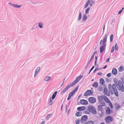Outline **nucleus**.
I'll return each mask as SVG.
<instances>
[{
    "mask_svg": "<svg viewBox=\"0 0 124 124\" xmlns=\"http://www.w3.org/2000/svg\"><path fill=\"white\" fill-rule=\"evenodd\" d=\"M114 87H115V85L114 84H113L112 85L111 84H109L108 85L109 91H108V93H110L111 91L110 90L112 89L115 95L117 97H118V91L117 89H114Z\"/></svg>",
    "mask_w": 124,
    "mask_h": 124,
    "instance_id": "nucleus-1",
    "label": "nucleus"
},
{
    "mask_svg": "<svg viewBox=\"0 0 124 124\" xmlns=\"http://www.w3.org/2000/svg\"><path fill=\"white\" fill-rule=\"evenodd\" d=\"M88 109L90 112L92 114L95 115L97 113V112L95 108L91 105H89L88 107Z\"/></svg>",
    "mask_w": 124,
    "mask_h": 124,
    "instance_id": "nucleus-2",
    "label": "nucleus"
},
{
    "mask_svg": "<svg viewBox=\"0 0 124 124\" xmlns=\"http://www.w3.org/2000/svg\"><path fill=\"white\" fill-rule=\"evenodd\" d=\"M108 35L106 34L104 36L103 40H101L100 42V44L101 46H105L106 43L107 41Z\"/></svg>",
    "mask_w": 124,
    "mask_h": 124,
    "instance_id": "nucleus-3",
    "label": "nucleus"
},
{
    "mask_svg": "<svg viewBox=\"0 0 124 124\" xmlns=\"http://www.w3.org/2000/svg\"><path fill=\"white\" fill-rule=\"evenodd\" d=\"M83 77V75H80L71 84L72 86H73L76 84Z\"/></svg>",
    "mask_w": 124,
    "mask_h": 124,
    "instance_id": "nucleus-4",
    "label": "nucleus"
},
{
    "mask_svg": "<svg viewBox=\"0 0 124 124\" xmlns=\"http://www.w3.org/2000/svg\"><path fill=\"white\" fill-rule=\"evenodd\" d=\"M113 119L111 116H108L106 117L105 119L106 122L108 124L110 123L113 120Z\"/></svg>",
    "mask_w": 124,
    "mask_h": 124,
    "instance_id": "nucleus-5",
    "label": "nucleus"
},
{
    "mask_svg": "<svg viewBox=\"0 0 124 124\" xmlns=\"http://www.w3.org/2000/svg\"><path fill=\"white\" fill-rule=\"evenodd\" d=\"M72 86L71 84H71H70L68 85L65 87L62 90L60 93V94L61 95H62L63 94L66 92L67 90L69 89L71 87H72Z\"/></svg>",
    "mask_w": 124,
    "mask_h": 124,
    "instance_id": "nucleus-6",
    "label": "nucleus"
},
{
    "mask_svg": "<svg viewBox=\"0 0 124 124\" xmlns=\"http://www.w3.org/2000/svg\"><path fill=\"white\" fill-rule=\"evenodd\" d=\"M79 86L78 85L76 87L74 90H73L71 92L69 93V95L71 97L73 96L78 89Z\"/></svg>",
    "mask_w": 124,
    "mask_h": 124,
    "instance_id": "nucleus-7",
    "label": "nucleus"
},
{
    "mask_svg": "<svg viewBox=\"0 0 124 124\" xmlns=\"http://www.w3.org/2000/svg\"><path fill=\"white\" fill-rule=\"evenodd\" d=\"M93 91L90 90H87L84 94V96H88L92 95L93 93Z\"/></svg>",
    "mask_w": 124,
    "mask_h": 124,
    "instance_id": "nucleus-8",
    "label": "nucleus"
},
{
    "mask_svg": "<svg viewBox=\"0 0 124 124\" xmlns=\"http://www.w3.org/2000/svg\"><path fill=\"white\" fill-rule=\"evenodd\" d=\"M116 87L119 91H121L122 92H124V86L123 84L118 85Z\"/></svg>",
    "mask_w": 124,
    "mask_h": 124,
    "instance_id": "nucleus-9",
    "label": "nucleus"
},
{
    "mask_svg": "<svg viewBox=\"0 0 124 124\" xmlns=\"http://www.w3.org/2000/svg\"><path fill=\"white\" fill-rule=\"evenodd\" d=\"M88 119V117L87 116L85 115L83 116L81 118L80 120L81 122L82 123H84L87 121Z\"/></svg>",
    "mask_w": 124,
    "mask_h": 124,
    "instance_id": "nucleus-10",
    "label": "nucleus"
},
{
    "mask_svg": "<svg viewBox=\"0 0 124 124\" xmlns=\"http://www.w3.org/2000/svg\"><path fill=\"white\" fill-rule=\"evenodd\" d=\"M88 100L89 102L91 103H94L96 101V99L94 97H89Z\"/></svg>",
    "mask_w": 124,
    "mask_h": 124,
    "instance_id": "nucleus-11",
    "label": "nucleus"
},
{
    "mask_svg": "<svg viewBox=\"0 0 124 124\" xmlns=\"http://www.w3.org/2000/svg\"><path fill=\"white\" fill-rule=\"evenodd\" d=\"M80 103L82 105H87L88 104V102L87 100L83 99L81 100Z\"/></svg>",
    "mask_w": 124,
    "mask_h": 124,
    "instance_id": "nucleus-12",
    "label": "nucleus"
},
{
    "mask_svg": "<svg viewBox=\"0 0 124 124\" xmlns=\"http://www.w3.org/2000/svg\"><path fill=\"white\" fill-rule=\"evenodd\" d=\"M86 109V107L84 106L79 107L77 108V110L79 111H81L85 110Z\"/></svg>",
    "mask_w": 124,
    "mask_h": 124,
    "instance_id": "nucleus-13",
    "label": "nucleus"
},
{
    "mask_svg": "<svg viewBox=\"0 0 124 124\" xmlns=\"http://www.w3.org/2000/svg\"><path fill=\"white\" fill-rule=\"evenodd\" d=\"M104 99V95L102 96H98V101L100 102L103 101V100Z\"/></svg>",
    "mask_w": 124,
    "mask_h": 124,
    "instance_id": "nucleus-14",
    "label": "nucleus"
},
{
    "mask_svg": "<svg viewBox=\"0 0 124 124\" xmlns=\"http://www.w3.org/2000/svg\"><path fill=\"white\" fill-rule=\"evenodd\" d=\"M113 81L115 83V84H114L115 85V87H114V89H116V87L118 85V80L116 78H114L113 79Z\"/></svg>",
    "mask_w": 124,
    "mask_h": 124,
    "instance_id": "nucleus-15",
    "label": "nucleus"
},
{
    "mask_svg": "<svg viewBox=\"0 0 124 124\" xmlns=\"http://www.w3.org/2000/svg\"><path fill=\"white\" fill-rule=\"evenodd\" d=\"M106 114L107 115H109L111 114L110 109L108 107H107L105 110Z\"/></svg>",
    "mask_w": 124,
    "mask_h": 124,
    "instance_id": "nucleus-16",
    "label": "nucleus"
},
{
    "mask_svg": "<svg viewBox=\"0 0 124 124\" xmlns=\"http://www.w3.org/2000/svg\"><path fill=\"white\" fill-rule=\"evenodd\" d=\"M105 81L103 78H101L100 79L99 84H100L102 85L103 86L104 85Z\"/></svg>",
    "mask_w": 124,
    "mask_h": 124,
    "instance_id": "nucleus-17",
    "label": "nucleus"
},
{
    "mask_svg": "<svg viewBox=\"0 0 124 124\" xmlns=\"http://www.w3.org/2000/svg\"><path fill=\"white\" fill-rule=\"evenodd\" d=\"M112 73L113 75H115L117 74V71L116 69L115 68H114L112 70Z\"/></svg>",
    "mask_w": 124,
    "mask_h": 124,
    "instance_id": "nucleus-18",
    "label": "nucleus"
},
{
    "mask_svg": "<svg viewBox=\"0 0 124 124\" xmlns=\"http://www.w3.org/2000/svg\"><path fill=\"white\" fill-rule=\"evenodd\" d=\"M107 103H109L111 101L108 97L105 95H104V99H103Z\"/></svg>",
    "mask_w": 124,
    "mask_h": 124,
    "instance_id": "nucleus-19",
    "label": "nucleus"
},
{
    "mask_svg": "<svg viewBox=\"0 0 124 124\" xmlns=\"http://www.w3.org/2000/svg\"><path fill=\"white\" fill-rule=\"evenodd\" d=\"M40 67H38L36 69L35 71V72L34 75V77H35L36 76V75L39 72V70H40Z\"/></svg>",
    "mask_w": 124,
    "mask_h": 124,
    "instance_id": "nucleus-20",
    "label": "nucleus"
},
{
    "mask_svg": "<svg viewBox=\"0 0 124 124\" xmlns=\"http://www.w3.org/2000/svg\"><path fill=\"white\" fill-rule=\"evenodd\" d=\"M57 93V91H56L54 93L51 98L52 100H54V99L56 96Z\"/></svg>",
    "mask_w": 124,
    "mask_h": 124,
    "instance_id": "nucleus-21",
    "label": "nucleus"
},
{
    "mask_svg": "<svg viewBox=\"0 0 124 124\" xmlns=\"http://www.w3.org/2000/svg\"><path fill=\"white\" fill-rule=\"evenodd\" d=\"M82 112L80 111L77 112L75 114V116L77 117H79L82 116Z\"/></svg>",
    "mask_w": 124,
    "mask_h": 124,
    "instance_id": "nucleus-22",
    "label": "nucleus"
},
{
    "mask_svg": "<svg viewBox=\"0 0 124 124\" xmlns=\"http://www.w3.org/2000/svg\"><path fill=\"white\" fill-rule=\"evenodd\" d=\"M106 47H100V53H102L105 50Z\"/></svg>",
    "mask_w": 124,
    "mask_h": 124,
    "instance_id": "nucleus-23",
    "label": "nucleus"
},
{
    "mask_svg": "<svg viewBox=\"0 0 124 124\" xmlns=\"http://www.w3.org/2000/svg\"><path fill=\"white\" fill-rule=\"evenodd\" d=\"M65 112L66 113L67 112V115H69L70 114V109H69L68 110V108L67 107V105H65Z\"/></svg>",
    "mask_w": 124,
    "mask_h": 124,
    "instance_id": "nucleus-24",
    "label": "nucleus"
},
{
    "mask_svg": "<svg viewBox=\"0 0 124 124\" xmlns=\"http://www.w3.org/2000/svg\"><path fill=\"white\" fill-rule=\"evenodd\" d=\"M98 84L97 82H95L93 84L92 86L93 87L96 88L98 87Z\"/></svg>",
    "mask_w": 124,
    "mask_h": 124,
    "instance_id": "nucleus-25",
    "label": "nucleus"
},
{
    "mask_svg": "<svg viewBox=\"0 0 124 124\" xmlns=\"http://www.w3.org/2000/svg\"><path fill=\"white\" fill-rule=\"evenodd\" d=\"M118 70L119 72H121L124 70V68L122 66H120L118 69Z\"/></svg>",
    "mask_w": 124,
    "mask_h": 124,
    "instance_id": "nucleus-26",
    "label": "nucleus"
},
{
    "mask_svg": "<svg viewBox=\"0 0 124 124\" xmlns=\"http://www.w3.org/2000/svg\"><path fill=\"white\" fill-rule=\"evenodd\" d=\"M103 107L102 105H99L98 106V108L99 111H102L103 108L102 107Z\"/></svg>",
    "mask_w": 124,
    "mask_h": 124,
    "instance_id": "nucleus-27",
    "label": "nucleus"
},
{
    "mask_svg": "<svg viewBox=\"0 0 124 124\" xmlns=\"http://www.w3.org/2000/svg\"><path fill=\"white\" fill-rule=\"evenodd\" d=\"M51 78V77H50L47 76L44 79V80L46 81H48L50 80Z\"/></svg>",
    "mask_w": 124,
    "mask_h": 124,
    "instance_id": "nucleus-28",
    "label": "nucleus"
},
{
    "mask_svg": "<svg viewBox=\"0 0 124 124\" xmlns=\"http://www.w3.org/2000/svg\"><path fill=\"white\" fill-rule=\"evenodd\" d=\"M115 106L116 107V110H118L120 107L121 106L119 104L117 103L115 104Z\"/></svg>",
    "mask_w": 124,
    "mask_h": 124,
    "instance_id": "nucleus-29",
    "label": "nucleus"
},
{
    "mask_svg": "<svg viewBox=\"0 0 124 124\" xmlns=\"http://www.w3.org/2000/svg\"><path fill=\"white\" fill-rule=\"evenodd\" d=\"M94 122L92 121H89L86 123L84 124H94Z\"/></svg>",
    "mask_w": 124,
    "mask_h": 124,
    "instance_id": "nucleus-30",
    "label": "nucleus"
},
{
    "mask_svg": "<svg viewBox=\"0 0 124 124\" xmlns=\"http://www.w3.org/2000/svg\"><path fill=\"white\" fill-rule=\"evenodd\" d=\"M52 115V114H50L47 115L46 117L45 118L47 120H48Z\"/></svg>",
    "mask_w": 124,
    "mask_h": 124,
    "instance_id": "nucleus-31",
    "label": "nucleus"
},
{
    "mask_svg": "<svg viewBox=\"0 0 124 124\" xmlns=\"http://www.w3.org/2000/svg\"><path fill=\"white\" fill-rule=\"evenodd\" d=\"M108 90L107 88V87L105 88H104V89L103 90V93L105 95L108 92Z\"/></svg>",
    "mask_w": 124,
    "mask_h": 124,
    "instance_id": "nucleus-32",
    "label": "nucleus"
},
{
    "mask_svg": "<svg viewBox=\"0 0 124 124\" xmlns=\"http://www.w3.org/2000/svg\"><path fill=\"white\" fill-rule=\"evenodd\" d=\"M52 99H51V97L50 98V100L48 103V105L49 106L53 104Z\"/></svg>",
    "mask_w": 124,
    "mask_h": 124,
    "instance_id": "nucleus-33",
    "label": "nucleus"
},
{
    "mask_svg": "<svg viewBox=\"0 0 124 124\" xmlns=\"http://www.w3.org/2000/svg\"><path fill=\"white\" fill-rule=\"evenodd\" d=\"M89 4L90 6L91 7L92 6V5L94 3V2L92 0H89Z\"/></svg>",
    "mask_w": 124,
    "mask_h": 124,
    "instance_id": "nucleus-34",
    "label": "nucleus"
},
{
    "mask_svg": "<svg viewBox=\"0 0 124 124\" xmlns=\"http://www.w3.org/2000/svg\"><path fill=\"white\" fill-rule=\"evenodd\" d=\"M89 0H88V1H87L86 3H85V5L84 8H85L87 7L88 6V4H89Z\"/></svg>",
    "mask_w": 124,
    "mask_h": 124,
    "instance_id": "nucleus-35",
    "label": "nucleus"
},
{
    "mask_svg": "<svg viewBox=\"0 0 124 124\" xmlns=\"http://www.w3.org/2000/svg\"><path fill=\"white\" fill-rule=\"evenodd\" d=\"M98 58V56H95V61L94 62V65H96V63H97V59Z\"/></svg>",
    "mask_w": 124,
    "mask_h": 124,
    "instance_id": "nucleus-36",
    "label": "nucleus"
},
{
    "mask_svg": "<svg viewBox=\"0 0 124 124\" xmlns=\"http://www.w3.org/2000/svg\"><path fill=\"white\" fill-rule=\"evenodd\" d=\"M108 104L109 106L110 107V108L111 109H113V106L111 102L110 101V102H109Z\"/></svg>",
    "mask_w": 124,
    "mask_h": 124,
    "instance_id": "nucleus-37",
    "label": "nucleus"
},
{
    "mask_svg": "<svg viewBox=\"0 0 124 124\" xmlns=\"http://www.w3.org/2000/svg\"><path fill=\"white\" fill-rule=\"evenodd\" d=\"M13 6L16 8H19L21 6V5H18L16 4H13Z\"/></svg>",
    "mask_w": 124,
    "mask_h": 124,
    "instance_id": "nucleus-38",
    "label": "nucleus"
},
{
    "mask_svg": "<svg viewBox=\"0 0 124 124\" xmlns=\"http://www.w3.org/2000/svg\"><path fill=\"white\" fill-rule=\"evenodd\" d=\"M98 89H99V91H100V92H101L103 90V88L101 86H99L98 87Z\"/></svg>",
    "mask_w": 124,
    "mask_h": 124,
    "instance_id": "nucleus-39",
    "label": "nucleus"
},
{
    "mask_svg": "<svg viewBox=\"0 0 124 124\" xmlns=\"http://www.w3.org/2000/svg\"><path fill=\"white\" fill-rule=\"evenodd\" d=\"M113 34H112L110 36V42H112L113 40Z\"/></svg>",
    "mask_w": 124,
    "mask_h": 124,
    "instance_id": "nucleus-40",
    "label": "nucleus"
},
{
    "mask_svg": "<svg viewBox=\"0 0 124 124\" xmlns=\"http://www.w3.org/2000/svg\"><path fill=\"white\" fill-rule=\"evenodd\" d=\"M87 19V16L85 15H84L83 17V20L85 21Z\"/></svg>",
    "mask_w": 124,
    "mask_h": 124,
    "instance_id": "nucleus-41",
    "label": "nucleus"
},
{
    "mask_svg": "<svg viewBox=\"0 0 124 124\" xmlns=\"http://www.w3.org/2000/svg\"><path fill=\"white\" fill-rule=\"evenodd\" d=\"M100 103L101 104V105H102L104 107L106 106L105 103L104 101L101 102H100Z\"/></svg>",
    "mask_w": 124,
    "mask_h": 124,
    "instance_id": "nucleus-42",
    "label": "nucleus"
},
{
    "mask_svg": "<svg viewBox=\"0 0 124 124\" xmlns=\"http://www.w3.org/2000/svg\"><path fill=\"white\" fill-rule=\"evenodd\" d=\"M118 85H120L122 84H123L122 81H121V80H119L118 81Z\"/></svg>",
    "mask_w": 124,
    "mask_h": 124,
    "instance_id": "nucleus-43",
    "label": "nucleus"
},
{
    "mask_svg": "<svg viewBox=\"0 0 124 124\" xmlns=\"http://www.w3.org/2000/svg\"><path fill=\"white\" fill-rule=\"evenodd\" d=\"M75 123L76 124H79L80 122V121L79 120H76Z\"/></svg>",
    "mask_w": 124,
    "mask_h": 124,
    "instance_id": "nucleus-44",
    "label": "nucleus"
},
{
    "mask_svg": "<svg viewBox=\"0 0 124 124\" xmlns=\"http://www.w3.org/2000/svg\"><path fill=\"white\" fill-rule=\"evenodd\" d=\"M81 18V14L80 12L79 13V14L78 17V20H79Z\"/></svg>",
    "mask_w": 124,
    "mask_h": 124,
    "instance_id": "nucleus-45",
    "label": "nucleus"
},
{
    "mask_svg": "<svg viewBox=\"0 0 124 124\" xmlns=\"http://www.w3.org/2000/svg\"><path fill=\"white\" fill-rule=\"evenodd\" d=\"M94 58L92 56H91L90 59L89 60L88 62L87 63H88V64H89L90 62H91V61Z\"/></svg>",
    "mask_w": 124,
    "mask_h": 124,
    "instance_id": "nucleus-46",
    "label": "nucleus"
},
{
    "mask_svg": "<svg viewBox=\"0 0 124 124\" xmlns=\"http://www.w3.org/2000/svg\"><path fill=\"white\" fill-rule=\"evenodd\" d=\"M90 8H88L85 10V13L86 14H88V11L90 9Z\"/></svg>",
    "mask_w": 124,
    "mask_h": 124,
    "instance_id": "nucleus-47",
    "label": "nucleus"
},
{
    "mask_svg": "<svg viewBox=\"0 0 124 124\" xmlns=\"http://www.w3.org/2000/svg\"><path fill=\"white\" fill-rule=\"evenodd\" d=\"M39 27L41 28H42L43 27L42 24L41 23H39Z\"/></svg>",
    "mask_w": 124,
    "mask_h": 124,
    "instance_id": "nucleus-48",
    "label": "nucleus"
},
{
    "mask_svg": "<svg viewBox=\"0 0 124 124\" xmlns=\"http://www.w3.org/2000/svg\"><path fill=\"white\" fill-rule=\"evenodd\" d=\"M101 114H100L99 115V116L100 117H103L104 116L103 113V112L102 111H101Z\"/></svg>",
    "mask_w": 124,
    "mask_h": 124,
    "instance_id": "nucleus-49",
    "label": "nucleus"
},
{
    "mask_svg": "<svg viewBox=\"0 0 124 124\" xmlns=\"http://www.w3.org/2000/svg\"><path fill=\"white\" fill-rule=\"evenodd\" d=\"M105 81L108 82H110V80L108 78H106Z\"/></svg>",
    "mask_w": 124,
    "mask_h": 124,
    "instance_id": "nucleus-50",
    "label": "nucleus"
},
{
    "mask_svg": "<svg viewBox=\"0 0 124 124\" xmlns=\"http://www.w3.org/2000/svg\"><path fill=\"white\" fill-rule=\"evenodd\" d=\"M97 53V51H95L94 53H93V55H92L91 56L93 58H94V56L95 55V54H96Z\"/></svg>",
    "mask_w": 124,
    "mask_h": 124,
    "instance_id": "nucleus-51",
    "label": "nucleus"
},
{
    "mask_svg": "<svg viewBox=\"0 0 124 124\" xmlns=\"http://www.w3.org/2000/svg\"><path fill=\"white\" fill-rule=\"evenodd\" d=\"M111 73H109L107 74V76L108 77H111Z\"/></svg>",
    "mask_w": 124,
    "mask_h": 124,
    "instance_id": "nucleus-52",
    "label": "nucleus"
},
{
    "mask_svg": "<svg viewBox=\"0 0 124 124\" xmlns=\"http://www.w3.org/2000/svg\"><path fill=\"white\" fill-rule=\"evenodd\" d=\"M83 113H85V114H90V112H87V111H85Z\"/></svg>",
    "mask_w": 124,
    "mask_h": 124,
    "instance_id": "nucleus-53",
    "label": "nucleus"
},
{
    "mask_svg": "<svg viewBox=\"0 0 124 124\" xmlns=\"http://www.w3.org/2000/svg\"><path fill=\"white\" fill-rule=\"evenodd\" d=\"M114 50V47H112L111 49V52L112 53Z\"/></svg>",
    "mask_w": 124,
    "mask_h": 124,
    "instance_id": "nucleus-54",
    "label": "nucleus"
},
{
    "mask_svg": "<svg viewBox=\"0 0 124 124\" xmlns=\"http://www.w3.org/2000/svg\"><path fill=\"white\" fill-rule=\"evenodd\" d=\"M121 79L123 82V84L124 85V77L121 78Z\"/></svg>",
    "mask_w": 124,
    "mask_h": 124,
    "instance_id": "nucleus-55",
    "label": "nucleus"
},
{
    "mask_svg": "<svg viewBox=\"0 0 124 124\" xmlns=\"http://www.w3.org/2000/svg\"><path fill=\"white\" fill-rule=\"evenodd\" d=\"M102 69V68H98V67H97L95 68V70L97 71L100 70Z\"/></svg>",
    "mask_w": 124,
    "mask_h": 124,
    "instance_id": "nucleus-56",
    "label": "nucleus"
},
{
    "mask_svg": "<svg viewBox=\"0 0 124 124\" xmlns=\"http://www.w3.org/2000/svg\"><path fill=\"white\" fill-rule=\"evenodd\" d=\"M110 57L108 58L107 60H106V62H108L110 60Z\"/></svg>",
    "mask_w": 124,
    "mask_h": 124,
    "instance_id": "nucleus-57",
    "label": "nucleus"
},
{
    "mask_svg": "<svg viewBox=\"0 0 124 124\" xmlns=\"http://www.w3.org/2000/svg\"><path fill=\"white\" fill-rule=\"evenodd\" d=\"M97 74L100 76H101L102 75V74L101 72H100L98 73Z\"/></svg>",
    "mask_w": 124,
    "mask_h": 124,
    "instance_id": "nucleus-58",
    "label": "nucleus"
},
{
    "mask_svg": "<svg viewBox=\"0 0 124 124\" xmlns=\"http://www.w3.org/2000/svg\"><path fill=\"white\" fill-rule=\"evenodd\" d=\"M110 93L112 95V94H114V93H113V90H112V89H111V90H110Z\"/></svg>",
    "mask_w": 124,
    "mask_h": 124,
    "instance_id": "nucleus-59",
    "label": "nucleus"
},
{
    "mask_svg": "<svg viewBox=\"0 0 124 124\" xmlns=\"http://www.w3.org/2000/svg\"><path fill=\"white\" fill-rule=\"evenodd\" d=\"M115 47V49L116 51H117L118 50V47Z\"/></svg>",
    "mask_w": 124,
    "mask_h": 124,
    "instance_id": "nucleus-60",
    "label": "nucleus"
},
{
    "mask_svg": "<svg viewBox=\"0 0 124 124\" xmlns=\"http://www.w3.org/2000/svg\"><path fill=\"white\" fill-rule=\"evenodd\" d=\"M71 97L70 96H68L67 98V100H70L71 98Z\"/></svg>",
    "mask_w": 124,
    "mask_h": 124,
    "instance_id": "nucleus-61",
    "label": "nucleus"
},
{
    "mask_svg": "<svg viewBox=\"0 0 124 124\" xmlns=\"http://www.w3.org/2000/svg\"><path fill=\"white\" fill-rule=\"evenodd\" d=\"M105 95H106L107 96H109L110 95V93H106Z\"/></svg>",
    "mask_w": 124,
    "mask_h": 124,
    "instance_id": "nucleus-62",
    "label": "nucleus"
},
{
    "mask_svg": "<svg viewBox=\"0 0 124 124\" xmlns=\"http://www.w3.org/2000/svg\"><path fill=\"white\" fill-rule=\"evenodd\" d=\"M107 65H106L103 68H102V69H105L106 68H107Z\"/></svg>",
    "mask_w": 124,
    "mask_h": 124,
    "instance_id": "nucleus-63",
    "label": "nucleus"
},
{
    "mask_svg": "<svg viewBox=\"0 0 124 124\" xmlns=\"http://www.w3.org/2000/svg\"><path fill=\"white\" fill-rule=\"evenodd\" d=\"M45 121H43L40 124H45Z\"/></svg>",
    "mask_w": 124,
    "mask_h": 124,
    "instance_id": "nucleus-64",
    "label": "nucleus"
}]
</instances>
